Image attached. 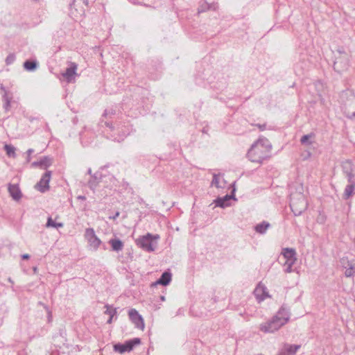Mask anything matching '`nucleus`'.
I'll list each match as a JSON object with an SVG mask.
<instances>
[{
  "instance_id": "22",
  "label": "nucleus",
  "mask_w": 355,
  "mask_h": 355,
  "mask_svg": "<svg viewBox=\"0 0 355 355\" xmlns=\"http://www.w3.org/2000/svg\"><path fill=\"white\" fill-rule=\"evenodd\" d=\"M270 227V223L266 221H263L262 223L257 224L254 227V230L257 233L264 234L266 233L268 228Z\"/></svg>"
},
{
  "instance_id": "45",
  "label": "nucleus",
  "mask_w": 355,
  "mask_h": 355,
  "mask_svg": "<svg viewBox=\"0 0 355 355\" xmlns=\"http://www.w3.org/2000/svg\"><path fill=\"white\" fill-rule=\"evenodd\" d=\"M114 316V315L110 316V318L108 319V320L107 322L108 324H111L112 323Z\"/></svg>"
},
{
  "instance_id": "13",
  "label": "nucleus",
  "mask_w": 355,
  "mask_h": 355,
  "mask_svg": "<svg viewBox=\"0 0 355 355\" xmlns=\"http://www.w3.org/2000/svg\"><path fill=\"white\" fill-rule=\"evenodd\" d=\"M8 190L13 200L18 201L21 198L22 193L18 184H8Z\"/></svg>"
},
{
  "instance_id": "6",
  "label": "nucleus",
  "mask_w": 355,
  "mask_h": 355,
  "mask_svg": "<svg viewBox=\"0 0 355 355\" xmlns=\"http://www.w3.org/2000/svg\"><path fill=\"white\" fill-rule=\"evenodd\" d=\"M141 343V339L139 338H135L126 340L124 343H116L114 345V350L120 354H123L126 352H130L133 349L134 347Z\"/></svg>"
},
{
  "instance_id": "43",
  "label": "nucleus",
  "mask_w": 355,
  "mask_h": 355,
  "mask_svg": "<svg viewBox=\"0 0 355 355\" xmlns=\"http://www.w3.org/2000/svg\"><path fill=\"white\" fill-rule=\"evenodd\" d=\"M259 128L261 130H263L266 129V124H263V125H261V124H257V125Z\"/></svg>"
},
{
  "instance_id": "21",
  "label": "nucleus",
  "mask_w": 355,
  "mask_h": 355,
  "mask_svg": "<svg viewBox=\"0 0 355 355\" xmlns=\"http://www.w3.org/2000/svg\"><path fill=\"white\" fill-rule=\"evenodd\" d=\"M83 6H88V0H73V3L70 4L71 8H73L76 10L80 8L84 11Z\"/></svg>"
},
{
  "instance_id": "41",
  "label": "nucleus",
  "mask_w": 355,
  "mask_h": 355,
  "mask_svg": "<svg viewBox=\"0 0 355 355\" xmlns=\"http://www.w3.org/2000/svg\"><path fill=\"white\" fill-rule=\"evenodd\" d=\"M119 211H116L115 214L113 216H110V218L115 220L119 216Z\"/></svg>"
},
{
  "instance_id": "32",
  "label": "nucleus",
  "mask_w": 355,
  "mask_h": 355,
  "mask_svg": "<svg viewBox=\"0 0 355 355\" xmlns=\"http://www.w3.org/2000/svg\"><path fill=\"white\" fill-rule=\"evenodd\" d=\"M349 267L346 269L345 275L346 277H349L354 276L355 274V268L352 264H349Z\"/></svg>"
},
{
  "instance_id": "34",
  "label": "nucleus",
  "mask_w": 355,
  "mask_h": 355,
  "mask_svg": "<svg viewBox=\"0 0 355 355\" xmlns=\"http://www.w3.org/2000/svg\"><path fill=\"white\" fill-rule=\"evenodd\" d=\"M115 114L116 111L113 109L105 110L102 115V117L107 118V116H111L112 115H114Z\"/></svg>"
},
{
  "instance_id": "8",
  "label": "nucleus",
  "mask_w": 355,
  "mask_h": 355,
  "mask_svg": "<svg viewBox=\"0 0 355 355\" xmlns=\"http://www.w3.org/2000/svg\"><path fill=\"white\" fill-rule=\"evenodd\" d=\"M85 237L87 240L89 245L95 250H97L101 243V241L96 236L93 228H87Z\"/></svg>"
},
{
  "instance_id": "1",
  "label": "nucleus",
  "mask_w": 355,
  "mask_h": 355,
  "mask_svg": "<svg viewBox=\"0 0 355 355\" xmlns=\"http://www.w3.org/2000/svg\"><path fill=\"white\" fill-rule=\"evenodd\" d=\"M290 315L289 307L284 304L277 314L270 321L261 324L259 329L264 333H273L288 322Z\"/></svg>"
},
{
  "instance_id": "29",
  "label": "nucleus",
  "mask_w": 355,
  "mask_h": 355,
  "mask_svg": "<svg viewBox=\"0 0 355 355\" xmlns=\"http://www.w3.org/2000/svg\"><path fill=\"white\" fill-rule=\"evenodd\" d=\"M296 261H286L284 263V266H286L285 268V272L289 273L293 271L292 267L295 263Z\"/></svg>"
},
{
  "instance_id": "4",
  "label": "nucleus",
  "mask_w": 355,
  "mask_h": 355,
  "mask_svg": "<svg viewBox=\"0 0 355 355\" xmlns=\"http://www.w3.org/2000/svg\"><path fill=\"white\" fill-rule=\"evenodd\" d=\"M263 148L259 144H253L249 149L247 156L252 162L262 163V162L269 157V153Z\"/></svg>"
},
{
  "instance_id": "52",
  "label": "nucleus",
  "mask_w": 355,
  "mask_h": 355,
  "mask_svg": "<svg viewBox=\"0 0 355 355\" xmlns=\"http://www.w3.org/2000/svg\"><path fill=\"white\" fill-rule=\"evenodd\" d=\"M78 198H80V199H85V196H79Z\"/></svg>"
},
{
  "instance_id": "40",
  "label": "nucleus",
  "mask_w": 355,
  "mask_h": 355,
  "mask_svg": "<svg viewBox=\"0 0 355 355\" xmlns=\"http://www.w3.org/2000/svg\"><path fill=\"white\" fill-rule=\"evenodd\" d=\"M105 125L107 127L110 128L111 130H113V129H114V127H113V125H112V123H110V122H108V121H105Z\"/></svg>"
},
{
  "instance_id": "31",
  "label": "nucleus",
  "mask_w": 355,
  "mask_h": 355,
  "mask_svg": "<svg viewBox=\"0 0 355 355\" xmlns=\"http://www.w3.org/2000/svg\"><path fill=\"white\" fill-rule=\"evenodd\" d=\"M106 308V311H105V313L107 315H115L117 313L116 309H113L111 306L106 304L105 306Z\"/></svg>"
},
{
  "instance_id": "10",
  "label": "nucleus",
  "mask_w": 355,
  "mask_h": 355,
  "mask_svg": "<svg viewBox=\"0 0 355 355\" xmlns=\"http://www.w3.org/2000/svg\"><path fill=\"white\" fill-rule=\"evenodd\" d=\"M130 320L135 324V327L140 329H144V322L141 315L135 309H131L128 312Z\"/></svg>"
},
{
  "instance_id": "28",
  "label": "nucleus",
  "mask_w": 355,
  "mask_h": 355,
  "mask_svg": "<svg viewBox=\"0 0 355 355\" xmlns=\"http://www.w3.org/2000/svg\"><path fill=\"white\" fill-rule=\"evenodd\" d=\"M219 179H220V175L214 174V177H213L212 182H211V185L215 186L217 188L224 187V184L223 185L220 184Z\"/></svg>"
},
{
  "instance_id": "44",
  "label": "nucleus",
  "mask_w": 355,
  "mask_h": 355,
  "mask_svg": "<svg viewBox=\"0 0 355 355\" xmlns=\"http://www.w3.org/2000/svg\"><path fill=\"white\" fill-rule=\"evenodd\" d=\"M21 257L23 259H28L30 258V256L28 254H24L21 256Z\"/></svg>"
},
{
  "instance_id": "51",
  "label": "nucleus",
  "mask_w": 355,
  "mask_h": 355,
  "mask_svg": "<svg viewBox=\"0 0 355 355\" xmlns=\"http://www.w3.org/2000/svg\"><path fill=\"white\" fill-rule=\"evenodd\" d=\"M160 299H161L162 301H164L165 300V297L164 296H161Z\"/></svg>"
},
{
  "instance_id": "42",
  "label": "nucleus",
  "mask_w": 355,
  "mask_h": 355,
  "mask_svg": "<svg viewBox=\"0 0 355 355\" xmlns=\"http://www.w3.org/2000/svg\"><path fill=\"white\" fill-rule=\"evenodd\" d=\"M63 227V223H55V225L54 226L55 228H58V227Z\"/></svg>"
},
{
  "instance_id": "30",
  "label": "nucleus",
  "mask_w": 355,
  "mask_h": 355,
  "mask_svg": "<svg viewBox=\"0 0 355 355\" xmlns=\"http://www.w3.org/2000/svg\"><path fill=\"white\" fill-rule=\"evenodd\" d=\"M96 180L97 177L96 176V175H94L92 176V179L89 180L88 185L89 188H91L92 189H94L96 187L98 184V182L96 181Z\"/></svg>"
},
{
  "instance_id": "35",
  "label": "nucleus",
  "mask_w": 355,
  "mask_h": 355,
  "mask_svg": "<svg viewBox=\"0 0 355 355\" xmlns=\"http://www.w3.org/2000/svg\"><path fill=\"white\" fill-rule=\"evenodd\" d=\"M55 225V222H54L51 217L48 218L46 226L47 227H54Z\"/></svg>"
},
{
  "instance_id": "27",
  "label": "nucleus",
  "mask_w": 355,
  "mask_h": 355,
  "mask_svg": "<svg viewBox=\"0 0 355 355\" xmlns=\"http://www.w3.org/2000/svg\"><path fill=\"white\" fill-rule=\"evenodd\" d=\"M41 163H42V166H44V169L47 168L52 164V159L48 156L43 157L40 159Z\"/></svg>"
},
{
  "instance_id": "48",
  "label": "nucleus",
  "mask_w": 355,
  "mask_h": 355,
  "mask_svg": "<svg viewBox=\"0 0 355 355\" xmlns=\"http://www.w3.org/2000/svg\"><path fill=\"white\" fill-rule=\"evenodd\" d=\"M37 164H38V166L42 168H44V166H42V163H41L40 160V161H37Z\"/></svg>"
},
{
  "instance_id": "17",
  "label": "nucleus",
  "mask_w": 355,
  "mask_h": 355,
  "mask_svg": "<svg viewBox=\"0 0 355 355\" xmlns=\"http://www.w3.org/2000/svg\"><path fill=\"white\" fill-rule=\"evenodd\" d=\"M315 135L313 132H311L307 135H303L300 139V143L302 145L308 146L314 143V139Z\"/></svg>"
},
{
  "instance_id": "5",
  "label": "nucleus",
  "mask_w": 355,
  "mask_h": 355,
  "mask_svg": "<svg viewBox=\"0 0 355 355\" xmlns=\"http://www.w3.org/2000/svg\"><path fill=\"white\" fill-rule=\"evenodd\" d=\"M159 235L153 236L148 233L146 236H143L137 240V244L143 250L147 252H153L155 250L157 243L154 242L153 239H158Z\"/></svg>"
},
{
  "instance_id": "18",
  "label": "nucleus",
  "mask_w": 355,
  "mask_h": 355,
  "mask_svg": "<svg viewBox=\"0 0 355 355\" xmlns=\"http://www.w3.org/2000/svg\"><path fill=\"white\" fill-rule=\"evenodd\" d=\"M109 243L112 247V250L114 252L121 251L123 248V243L117 238L110 239Z\"/></svg>"
},
{
  "instance_id": "37",
  "label": "nucleus",
  "mask_w": 355,
  "mask_h": 355,
  "mask_svg": "<svg viewBox=\"0 0 355 355\" xmlns=\"http://www.w3.org/2000/svg\"><path fill=\"white\" fill-rule=\"evenodd\" d=\"M34 152V150L32 149V148H30L28 149L27 151H26V153H27V157H26V162H29L31 161V155Z\"/></svg>"
},
{
  "instance_id": "25",
  "label": "nucleus",
  "mask_w": 355,
  "mask_h": 355,
  "mask_svg": "<svg viewBox=\"0 0 355 355\" xmlns=\"http://www.w3.org/2000/svg\"><path fill=\"white\" fill-rule=\"evenodd\" d=\"M37 67V62L35 60H27L24 62V67L26 70L34 71Z\"/></svg>"
},
{
  "instance_id": "7",
  "label": "nucleus",
  "mask_w": 355,
  "mask_h": 355,
  "mask_svg": "<svg viewBox=\"0 0 355 355\" xmlns=\"http://www.w3.org/2000/svg\"><path fill=\"white\" fill-rule=\"evenodd\" d=\"M348 58L346 54H340L336 57L334 62V69L338 73H342L348 68Z\"/></svg>"
},
{
  "instance_id": "14",
  "label": "nucleus",
  "mask_w": 355,
  "mask_h": 355,
  "mask_svg": "<svg viewBox=\"0 0 355 355\" xmlns=\"http://www.w3.org/2000/svg\"><path fill=\"white\" fill-rule=\"evenodd\" d=\"M171 281V273L170 272H164L161 277L152 286L162 285L167 286Z\"/></svg>"
},
{
  "instance_id": "50",
  "label": "nucleus",
  "mask_w": 355,
  "mask_h": 355,
  "mask_svg": "<svg viewBox=\"0 0 355 355\" xmlns=\"http://www.w3.org/2000/svg\"><path fill=\"white\" fill-rule=\"evenodd\" d=\"M87 173H88V174L92 175V170H91V168L88 169Z\"/></svg>"
},
{
  "instance_id": "3",
  "label": "nucleus",
  "mask_w": 355,
  "mask_h": 355,
  "mask_svg": "<svg viewBox=\"0 0 355 355\" xmlns=\"http://www.w3.org/2000/svg\"><path fill=\"white\" fill-rule=\"evenodd\" d=\"M307 201L302 193L291 194L290 207L295 216L301 215L307 209Z\"/></svg>"
},
{
  "instance_id": "46",
  "label": "nucleus",
  "mask_w": 355,
  "mask_h": 355,
  "mask_svg": "<svg viewBox=\"0 0 355 355\" xmlns=\"http://www.w3.org/2000/svg\"><path fill=\"white\" fill-rule=\"evenodd\" d=\"M31 166L32 167H39L38 166V164L37 162H33L32 164H31Z\"/></svg>"
},
{
  "instance_id": "20",
  "label": "nucleus",
  "mask_w": 355,
  "mask_h": 355,
  "mask_svg": "<svg viewBox=\"0 0 355 355\" xmlns=\"http://www.w3.org/2000/svg\"><path fill=\"white\" fill-rule=\"evenodd\" d=\"M230 198H231V196L229 195H226L223 198H218L215 200L216 205L217 207L224 208V207L228 206V201L230 200Z\"/></svg>"
},
{
  "instance_id": "26",
  "label": "nucleus",
  "mask_w": 355,
  "mask_h": 355,
  "mask_svg": "<svg viewBox=\"0 0 355 355\" xmlns=\"http://www.w3.org/2000/svg\"><path fill=\"white\" fill-rule=\"evenodd\" d=\"M4 150L6 152V154L10 157H15L16 153H15V148L10 145V144H6L4 146Z\"/></svg>"
},
{
  "instance_id": "38",
  "label": "nucleus",
  "mask_w": 355,
  "mask_h": 355,
  "mask_svg": "<svg viewBox=\"0 0 355 355\" xmlns=\"http://www.w3.org/2000/svg\"><path fill=\"white\" fill-rule=\"evenodd\" d=\"M44 308L46 309L47 313H48V321H49V322H50L52 320L51 311L49 310V309L46 306H44Z\"/></svg>"
},
{
  "instance_id": "2",
  "label": "nucleus",
  "mask_w": 355,
  "mask_h": 355,
  "mask_svg": "<svg viewBox=\"0 0 355 355\" xmlns=\"http://www.w3.org/2000/svg\"><path fill=\"white\" fill-rule=\"evenodd\" d=\"M340 99L345 116L350 119H355V94L354 92L349 89L343 91L340 94Z\"/></svg>"
},
{
  "instance_id": "39",
  "label": "nucleus",
  "mask_w": 355,
  "mask_h": 355,
  "mask_svg": "<svg viewBox=\"0 0 355 355\" xmlns=\"http://www.w3.org/2000/svg\"><path fill=\"white\" fill-rule=\"evenodd\" d=\"M206 10H207V7L206 4L205 3V5L203 4L200 6V8L199 9L198 12H205Z\"/></svg>"
},
{
  "instance_id": "53",
  "label": "nucleus",
  "mask_w": 355,
  "mask_h": 355,
  "mask_svg": "<svg viewBox=\"0 0 355 355\" xmlns=\"http://www.w3.org/2000/svg\"><path fill=\"white\" fill-rule=\"evenodd\" d=\"M8 281H9L10 282L12 283V281L11 280V279H10V278H9V279H8Z\"/></svg>"
},
{
  "instance_id": "16",
  "label": "nucleus",
  "mask_w": 355,
  "mask_h": 355,
  "mask_svg": "<svg viewBox=\"0 0 355 355\" xmlns=\"http://www.w3.org/2000/svg\"><path fill=\"white\" fill-rule=\"evenodd\" d=\"M282 254L286 259V261H296L295 257L296 252L293 248H284L282 252Z\"/></svg>"
},
{
  "instance_id": "47",
  "label": "nucleus",
  "mask_w": 355,
  "mask_h": 355,
  "mask_svg": "<svg viewBox=\"0 0 355 355\" xmlns=\"http://www.w3.org/2000/svg\"><path fill=\"white\" fill-rule=\"evenodd\" d=\"M347 175L349 177L348 181L351 182V180H352V178L353 175L352 174V173H348Z\"/></svg>"
},
{
  "instance_id": "23",
  "label": "nucleus",
  "mask_w": 355,
  "mask_h": 355,
  "mask_svg": "<svg viewBox=\"0 0 355 355\" xmlns=\"http://www.w3.org/2000/svg\"><path fill=\"white\" fill-rule=\"evenodd\" d=\"M265 289L259 285L254 290V294L259 302L263 301L266 296Z\"/></svg>"
},
{
  "instance_id": "9",
  "label": "nucleus",
  "mask_w": 355,
  "mask_h": 355,
  "mask_svg": "<svg viewBox=\"0 0 355 355\" xmlns=\"http://www.w3.org/2000/svg\"><path fill=\"white\" fill-rule=\"evenodd\" d=\"M51 176V171H47L44 173L41 178L40 180L36 184L35 188L41 191L42 193H44L49 189V182Z\"/></svg>"
},
{
  "instance_id": "36",
  "label": "nucleus",
  "mask_w": 355,
  "mask_h": 355,
  "mask_svg": "<svg viewBox=\"0 0 355 355\" xmlns=\"http://www.w3.org/2000/svg\"><path fill=\"white\" fill-rule=\"evenodd\" d=\"M205 4H206V6L207 7V10H216L218 8L217 3L209 4V3L205 2Z\"/></svg>"
},
{
  "instance_id": "19",
  "label": "nucleus",
  "mask_w": 355,
  "mask_h": 355,
  "mask_svg": "<svg viewBox=\"0 0 355 355\" xmlns=\"http://www.w3.org/2000/svg\"><path fill=\"white\" fill-rule=\"evenodd\" d=\"M354 190H355V184L354 183H352L350 184L347 185L345 189L343 195V199H345V200L349 199L354 193Z\"/></svg>"
},
{
  "instance_id": "12",
  "label": "nucleus",
  "mask_w": 355,
  "mask_h": 355,
  "mask_svg": "<svg viewBox=\"0 0 355 355\" xmlns=\"http://www.w3.org/2000/svg\"><path fill=\"white\" fill-rule=\"evenodd\" d=\"M300 347V345L284 343L280 349L278 355H295Z\"/></svg>"
},
{
  "instance_id": "15",
  "label": "nucleus",
  "mask_w": 355,
  "mask_h": 355,
  "mask_svg": "<svg viewBox=\"0 0 355 355\" xmlns=\"http://www.w3.org/2000/svg\"><path fill=\"white\" fill-rule=\"evenodd\" d=\"M0 89L3 92V94L2 96L3 101L4 102L3 108L6 110V111H8L10 107V103L12 98V96L6 89L3 85L0 87Z\"/></svg>"
},
{
  "instance_id": "33",
  "label": "nucleus",
  "mask_w": 355,
  "mask_h": 355,
  "mask_svg": "<svg viewBox=\"0 0 355 355\" xmlns=\"http://www.w3.org/2000/svg\"><path fill=\"white\" fill-rule=\"evenodd\" d=\"M15 55L14 53H10L6 58V64L10 65L15 60Z\"/></svg>"
},
{
  "instance_id": "11",
  "label": "nucleus",
  "mask_w": 355,
  "mask_h": 355,
  "mask_svg": "<svg viewBox=\"0 0 355 355\" xmlns=\"http://www.w3.org/2000/svg\"><path fill=\"white\" fill-rule=\"evenodd\" d=\"M78 65L75 62H70L69 67H67L64 72L62 73L67 83H72L75 79V76L77 75L76 70Z\"/></svg>"
},
{
  "instance_id": "24",
  "label": "nucleus",
  "mask_w": 355,
  "mask_h": 355,
  "mask_svg": "<svg viewBox=\"0 0 355 355\" xmlns=\"http://www.w3.org/2000/svg\"><path fill=\"white\" fill-rule=\"evenodd\" d=\"M255 143L259 144L263 148H266V150L270 153V151L272 149V145L266 138L259 139Z\"/></svg>"
},
{
  "instance_id": "49",
  "label": "nucleus",
  "mask_w": 355,
  "mask_h": 355,
  "mask_svg": "<svg viewBox=\"0 0 355 355\" xmlns=\"http://www.w3.org/2000/svg\"><path fill=\"white\" fill-rule=\"evenodd\" d=\"M316 87H322V84L320 83V82H318L316 84Z\"/></svg>"
}]
</instances>
